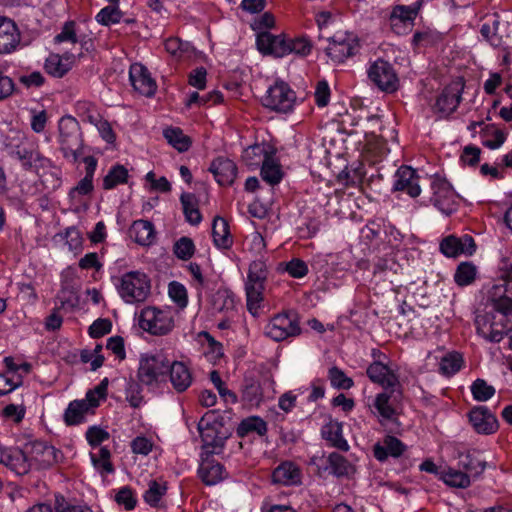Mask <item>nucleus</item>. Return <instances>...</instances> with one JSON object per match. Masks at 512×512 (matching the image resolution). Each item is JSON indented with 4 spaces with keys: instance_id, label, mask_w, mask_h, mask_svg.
I'll return each mask as SVG.
<instances>
[{
    "instance_id": "1",
    "label": "nucleus",
    "mask_w": 512,
    "mask_h": 512,
    "mask_svg": "<svg viewBox=\"0 0 512 512\" xmlns=\"http://www.w3.org/2000/svg\"><path fill=\"white\" fill-rule=\"evenodd\" d=\"M478 335L489 342H500L512 330V275L499 279L488 292V304L475 318Z\"/></svg>"
},
{
    "instance_id": "32",
    "label": "nucleus",
    "mask_w": 512,
    "mask_h": 512,
    "mask_svg": "<svg viewBox=\"0 0 512 512\" xmlns=\"http://www.w3.org/2000/svg\"><path fill=\"white\" fill-rule=\"evenodd\" d=\"M272 479L276 484L285 486L297 485L301 482V472L296 464L285 461L274 469Z\"/></svg>"
},
{
    "instance_id": "3",
    "label": "nucleus",
    "mask_w": 512,
    "mask_h": 512,
    "mask_svg": "<svg viewBox=\"0 0 512 512\" xmlns=\"http://www.w3.org/2000/svg\"><path fill=\"white\" fill-rule=\"evenodd\" d=\"M112 283L126 304L144 302L150 294L151 283L148 275L140 270L125 272L112 277Z\"/></svg>"
},
{
    "instance_id": "34",
    "label": "nucleus",
    "mask_w": 512,
    "mask_h": 512,
    "mask_svg": "<svg viewBox=\"0 0 512 512\" xmlns=\"http://www.w3.org/2000/svg\"><path fill=\"white\" fill-rule=\"evenodd\" d=\"M403 443L393 436H386L381 442L374 445V456L377 460L383 462L388 457H399L404 452Z\"/></svg>"
},
{
    "instance_id": "63",
    "label": "nucleus",
    "mask_w": 512,
    "mask_h": 512,
    "mask_svg": "<svg viewBox=\"0 0 512 512\" xmlns=\"http://www.w3.org/2000/svg\"><path fill=\"white\" fill-rule=\"evenodd\" d=\"M328 462L332 472L337 476L346 475L349 471L348 461L338 453H331L328 457Z\"/></svg>"
},
{
    "instance_id": "23",
    "label": "nucleus",
    "mask_w": 512,
    "mask_h": 512,
    "mask_svg": "<svg viewBox=\"0 0 512 512\" xmlns=\"http://www.w3.org/2000/svg\"><path fill=\"white\" fill-rule=\"evenodd\" d=\"M288 40L289 38L282 34L263 32L257 35L256 43L261 52L281 58L290 54Z\"/></svg>"
},
{
    "instance_id": "6",
    "label": "nucleus",
    "mask_w": 512,
    "mask_h": 512,
    "mask_svg": "<svg viewBox=\"0 0 512 512\" xmlns=\"http://www.w3.org/2000/svg\"><path fill=\"white\" fill-rule=\"evenodd\" d=\"M107 392V380L104 379L93 390L86 393V397L80 400L71 401L66 408V424L78 425L94 414L95 408L100 401L105 399Z\"/></svg>"
},
{
    "instance_id": "59",
    "label": "nucleus",
    "mask_w": 512,
    "mask_h": 512,
    "mask_svg": "<svg viewBox=\"0 0 512 512\" xmlns=\"http://www.w3.org/2000/svg\"><path fill=\"white\" fill-rule=\"evenodd\" d=\"M245 245L247 250L254 255H261L266 249L264 237L257 231L252 232L246 237Z\"/></svg>"
},
{
    "instance_id": "10",
    "label": "nucleus",
    "mask_w": 512,
    "mask_h": 512,
    "mask_svg": "<svg viewBox=\"0 0 512 512\" xmlns=\"http://www.w3.org/2000/svg\"><path fill=\"white\" fill-rule=\"evenodd\" d=\"M432 196L430 201L442 214L450 215L457 211L459 200L456 192L449 182L435 177L431 182Z\"/></svg>"
},
{
    "instance_id": "46",
    "label": "nucleus",
    "mask_w": 512,
    "mask_h": 512,
    "mask_svg": "<svg viewBox=\"0 0 512 512\" xmlns=\"http://www.w3.org/2000/svg\"><path fill=\"white\" fill-rule=\"evenodd\" d=\"M463 364V358L458 352H448L440 360L439 371L446 376L457 373Z\"/></svg>"
},
{
    "instance_id": "33",
    "label": "nucleus",
    "mask_w": 512,
    "mask_h": 512,
    "mask_svg": "<svg viewBox=\"0 0 512 512\" xmlns=\"http://www.w3.org/2000/svg\"><path fill=\"white\" fill-rule=\"evenodd\" d=\"M129 235L141 246H151L156 239L154 225L148 220H136L129 229Z\"/></svg>"
},
{
    "instance_id": "13",
    "label": "nucleus",
    "mask_w": 512,
    "mask_h": 512,
    "mask_svg": "<svg viewBox=\"0 0 512 512\" xmlns=\"http://www.w3.org/2000/svg\"><path fill=\"white\" fill-rule=\"evenodd\" d=\"M265 335L274 341H283L300 334L298 320L294 314L275 315L265 326Z\"/></svg>"
},
{
    "instance_id": "38",
    "label": "nucleus",
    "mask_w": 512,
    "mask_h": 512,
    "mask_svg": "<svg viewBox=\"0 0 512 512\" xmlns=\"http://www.w3.org/2000/svg\"><path fill=\"white\" fill-rule=\"evenodd\" d=\"M212 236L214 244L221 249H227L232 245V238L226 220L216 217L212 225Z\"/></svg>"
},
{
    "instance_id": "48",
    "label": "nucleus",
    "mask_w": 512,
    "mask_h": 512,
    "mask_svg": "<svg viewBox=\"0 0 512 512\" xmlns=\"http://www.w3.org/2000/svg\"><path fill=\"white\" fill-rule=\"evenodd\" d=\"M255 432L260 436H263L267 432L266 422L259 416H250L241 421L238 427V433L245 435L248 433Z\"/></svg>"
},
{
    "instance_id": "64",
    "label": "nucleus",
    "mask_w": 512,
    "mask_h": 512,
    "mask_svg": "<svg viewBox=\"0 0 512 512\" xmlns=\"http://www.w3.org/2000/svg\"><path fill=\"white\" fill-rule=\"evenodd\" d=\"M26 413L24 405L20 404H8L2 410V416L5 419L12 420L15 423H20Z\"/></svg>"
},
{
    "instance_id": "54",
    "label": "nucleus",
    "mask_w": 512,
    "mask_h": 512,
    "mask_svg": "<svg viewBox=\"0 0 512 512\" xmlns=\"http://www.w3.org/2000/svg\"><path fill=\"white\" fill-rule=\"evenodd\" d=\"M88 444L93 447H99L104 441H107L110 437L109 432L101 426L93 425L90 426L85 433Z\"/></svg>"
},
{
    "instance_id": "44",
    "label": "nucleus",
    "mask_w": 512,
    "mask_h": 512,
    "mask_svg": "<svg viewBox=\"0 0 512 512\" xmlns=\"http://www.w3.org/2000/svg\"><path fill=\"white\" fill-rule=\"evenodd\" d=\"M180 200L186 220L192 225L199 224L202 217L197 208L195 196L191 193H183Z\"/></svg>"
},
{
    "instance_id": "51",
    "label": "nucleus",
    "mask_w": 512,
    "mask_h": 512,
    "mask_svg": "<svg viewBox=\"0 0 512 512\" xmlns=\"http://www.w3.org/2000/svg\"><path fill=\"white\" fill-rule=\"evenodd\" d=\"M80 359L83 363H89L92 371L100 368L104 363L102 355V346L96 345L94 349H84L80 353Z\"/></svg>"
},
{
    "instance_id": "7",
    "label": "nucleus",
    "mask_w": 512,
    "mask_h": 512,
    "mask_svg": "<svg viewBox=\"0 0 512 512\" xmlns=\"http://www.w3.org/2000/svg\"><path fill=\"white\" fill-rule=\"evenodd\" d=\"M169 360L162 352H148L140 355L138 379L145 385H154L166 375Z\"/></svg>"
},
{
    "instance_id": "4",
    "label": "nucleus",
    "mask_w": 512,
    "mask_h": 512,
    "mask_svg": "<svg viewBox=\"0 0 512 512\" xmlns=\"http://www.w3.org/2000/svg\"><path fill=\"white\" fill-rule=\"evenodd\" d=\"M71 153L75 162H83L85 164V176L69 191L71 207L74 211L79 212L86 210L87 202L85 197L93 191V178L97 167V160L95 157L87 155L83 147L71 149Z\"/></svg>"
},
{
    "instance_id": "17",
    "label": "nucleus",
    "mask_w": 512,
    "mask_h": 512,
    "mask_svg": "<svg viewBox=\"0 0 512 512\" xmlns=\"http://www.w3.org/2000/svg\"><path fill=\"white\" fill-rule=\"evenodd\" d=\"M274 394L273 381L269 378L262 380H246L242 390V401L250 408L259 407L265 399Z\"/></svg>"
},
{
    "instance_id": "50",
    "label": "nucleus",
    "mask_w": 512,
    "mask_h": 512,
    "mask_svg": "<svg viewBox=\"0 0 512 512\" xmlns=\"http://www.w3.org/2000/svg\"><path fill=\"white\" fill-rule=\"evenodd\" d=\"M168 295L173 303L180 309L188 305V294L186 287L177 281H172L168 285Z\"/></svg>"
},
{
    "instance_id": "61",
    "label": "nucleus",
    "mask_w": 512,
    "mask_h": 512,
    "mask_svg": "<svg viewBox=\"0 0 512 512\" xmlns=\"http://www.w3.org/2000/svg\"><path fill=\"white\" fill-rule=\"evenodd\" d=\"M285 271L293 278H303L308 274V265L300 258H293L285 264Z\"/></svg>"
},
{
    "instance_id": "26",
    "label": "nucleus",
    "mask_w": 512,
    "mask_h": 512,
    "mask_svg": "<svg viewBox=\"0 0 512 512\" xmlns=\"http://www.w3.org/2000/svg\"><path fill=\"white\" fill-rule=\"evenodd\" d=\"M469 421L479 434H492L498 429V421L486 406H476L469 412Z\"/></svg>"
},
{
    "instance_id": "29",
    "label": "nucleus",
    "mask_w": 512,
    "mask_h": 512,
    "mask_svg": "<svg viewBox=\"0 0 512 512\" xmlns=\"http://www.w3.org/2000/svg\"><path fill=\"white\" fill-rule=\"evenodd\" d=\"M169 380L172 387L179 393L186 391L193 382L190 368L182 361H169Z\"/></svg>"
},
{
    "instance_id": "19",
    "label": "nucleus",
    "mask_w": 512,
    "mask_h": 512,
    "mask_svg": "<svg viewBox=\"0 0 512 512\" xmlns=\"http://www.w3.org/2000/svg\"><path fill=\"white\" fill-rule=\"evenodd\" d=\"M509 23L502 22L498 14L488 16L482 24L480 33L485 41L495 49H505L507 42L504 32L508 29Z\"/></svg>"
},
{
    "instance_id": "2",
    "label": "nucleus",
    "mask_w": 512,
    "mask_h": 512,
    "mask_svg": "<svg viewBox=\"0 0 512 512\" xmlns=\"http://www.w3.org/2000/svg\"><path fill=\"white\" fill-rule=\"evenodd\" d=\"M198 430L203 442L198 476L206 485H216L224 479L225 470L211 457L222 453L226 437L218 432L216 425H210L204 418L198 423Z\"/></svg>"
},
{
    "instance_id": "42",
    "label": "nucleus",
    "mask_w": 512,
    "mask_h": 512,
    "mask_svg": "<svg viewBox=\"0 0 512 512\" xmlns=\"http://www.w3.org/2000/svg\"><path fill=\"white\" fill-rule=\"evenodd\" d=\"M261 177L270 185L278 184L283 177L281 166L275 159L265 156L261 167Z\"/></svg>"
},
{
    "instance_id": "5",
    "label": "nucleus",
    "mask_w": 512,
    "mask_h": 512,
    "mask_svg": "<svg viewBox=\"0 0 512 512\" xmlns=\"http://www.w3.org/2000/svg\"><path fill=\"white\" fill-rule=\"evenodd\" d=\"M137 320L143 331L153 336H164L175 326V312L170 307L147 306L140 311Z\"/></svg>"
},
{
    "instance_id": "9",
    "label": "nucleus",
    "mask_w": 512,
    "mask_h": 512,
    "mask_svg": "<svg viewBox=\"0 0 512 512\" xmlns=\"http://www.w3.org/2000/svg\"><path fill=\"white\" fill-rule=\"evenodd\" d=\"M374 361L367 368L369 379L381 385L384 389L399 388V378L396 369L391 365L386 355L379 350H373Z\"/></svg>"
},
{
    "instance_id": "27",
    "label": "nucleus",
    "mask_w": 512,
    "mask_h": 512,
    "mask_svg": "<svg viewBox=\"0 0 512 512\" xmlns=\"http://www.w3.org/2000/svg\"><path fill=\"white\" fill-rule=\"evenodd\" d=\"M475 249V242L469 235L460 238L448 236L440 243V251L447 257H456L460 254L472 255Z\"/></svg>"
},
{
    "instance_id": "49",
    "label": "nucleus",
    "mask_w": 512,
    "mask_h": 512,
    "mask_svg": "<svg viewBox=\"0 0 512 512\" xmlns=\"http://www.w3.org/2000/svg\"><path fill=\"white\" fill-rule=\"evenodd\" d=\"M166 491L167 487L164 483L151 481L149 483L148 489L143 495L144 501L151 507H158Z\"/></svg>"
},
{
    "instance_id": "53",
    "label": "nucleus",
    "mask_w": 512,
    "mask_h": 512,
    "mask_svg": "<svg viewBox=\"0 0 512 512\" xmlns=\"http://www.w3.org/2000/svg\"><path fill=\"white\" fill-rule=\"evenodd\" d=\"M173 252L178 259L186 261L194 255L195 245L190 238L181 237L175 242Z\"/></svg>"
},
{
    "instance_id": "62",
    "label": "nucleus",
    "mask_w": 512,
    "mask_h": 512,
    "mask_svg": "<svg viewBox=\"0 0 512 512\" xmlns=\"http://www.w3.org/2000/svg\"><path fill=\"white\" fill-rule=\"evenodd\" d=\"M400 269V265L395 262L392 257L379 259L374 266L375 275L387 276L389 273L396 274Z\"/></svg>"
},
{
    "instance_id": "22",
    "label": "nucleus",
    "mask_w": 512,
    "mask_h": 512,
    "mask_svg": "<svg viewBox=\"0 0 512 512\" xmlns=\"http://www.w3.org/2000/svg\"><path fill=\"white\" fill-rule=\"evenodd\" d=\"M129 79L133 88L141 95L151 97L155 94L156 82L142 64L134 63L130 66Z\"/></svg>"
},
{
    "instance_id": "40",
    "label": "nucleus",
    "mask_w": 512,
    "mask_h": 512,
    "mask_svg": "<svg viewBox=\"0 0 512 512\" xmlns=\"http://www.w3.org/2000/svg\"><path fill=\"white\" fill-rule=\"evenodd\" d=\"M128 178L129 172L126 167L121 164L113 165L103 179V188L105 190L114 189L118 185L126 184Z\"/></svg>"
},
{
    "instance_id": "24",
    "label": "nucleus",
    "mask_w": 512,
    "mask_h": 512,
    "mask_svg": "<svg viewBox=\"0 0 512 512\" xmlns=\"http://www.w3.org/2000/svg\"><path fill=\"white\" fill-rule=\"evenodd\" d=\"M463 85L455 82L443 89L435 104L436 111L440 116H448L453 113L461 101Z\"/></svg>"
},
{
    "instance_id": "35",
    "label": "nucleus",
    "mask_w": 512,
    "mask_h": 512,
    "mask_svg": "<svg viewBox=\"0 0 512 512\" xmlns=\"http://www.w3.org/2000/svg\"><path fill=\"white\" fill-rule=\"evenodd\" d=\"M89 456L92 466L102 477L115 472L111 461V452L107 447H100L97 451H91Z\"/></svg>"
},
{
    "instance_id": "56",
    "label": "nucleus",
    "mask_w": 512,
    "mask_h": 512,
    "mask_svg": "<svg viewBox=\"0 0 512 512\" xmlns=\"http://www.w3.org/2000/svg\"><path fill=\"white\" fill-rule=\"evenodd\" d=\"M153 447L154 441L152 440V438H149L144 435H139L135 437L130 443L132 453L141 456L149 455Z\"/></svg>"
},
{
    "instance_id": "31",
    "label": "nucleus",
    "mask_w": 512,
    "mask_h": 512,
    "mask_svg": "<svg viewBox=\"0 0 512 512\" xmlns=\"http://www.w3.org/2000/svg\"><path fill=\"white\" fill-rule=\"evenodd\" d=\"M321 435L329 445L342 451L349 450V444L343 437V425L341 422L329 419V421L322 426Z\"/></svg>"
},
{
    "instance_id": "57",
    "label": "nucleus",
    "mask_w": 512,
    "mask_h": 512,
    "mask_svg": "<svg viewBox=\"0 0 512 512\" xmlns=\"http://www.w3.org/2000/svg\"><path fill=\"white\" fill-rule=\"evenodd\" d=\"M288 49L290 54L307 56L312 50V44L306 37L289 38Z\"/></svg>"
},
{
    "instance_id": "60",
    "label": "nucleus",
    "mask_w": 512,
    "mask_h": 512,
    "mask_svg": "<svg viewBox=\"0 0 512 512\" xmlns=\"http://www.w3.org/2000/svg\"><path fill=\"white\" fill-rule=\"evenodd\" d=\"M45 70L48 74L61 78L64 76V66L62 56L57 53H51L45 61Z\"/></svg>"
},
{
    "instance_id": "37",
    "label": "nucleus",
    "mask_w": 512,
    "mask_h": 512,
    "mask_svg": "<svg viewBox=\"0 0 512 512\" xmlns=\"http://www.w3.org/2000/svg\"><path fill=\"white\" fill-rule=\"evenodd\" d=\"M480 139L485 147H488L489 149H498L504 144L506 134L495 127V125L488 124L480 131Z\"/></svg>"
},
{
    "instance_id": "21",
    "label": "nucleus",
    "mask_w": 512,
    "mask_h": 512,
    "mask_svg": "<svg viewBox=\"0 0 512 512\" xmlns=\"http://www.w3.org/2000/svg\"><path fill=\"white\" fill-rule=\"evenodd\" d=\"M0 463L19 476L26 475L31 470L25 448L0 447Z\"/></svg>"
},
{
    "instance_id": "30",
    "label": "nucleus",
    "mask_w": 512,
    "mask_h": 512,
    "mask_svg": "<svg viewBox=\"0 0 512 512\" xmlns=\"http://www.w3.org/2000/svg\"><path fill=\"white\" fill-rule=\"evenodd\" d=\"M210 171L220 185H230L236 178L237 167L232 160L219 157L211 163Z\"/></svg>"
},
{
    "instance_id": "47",
    "label": "nucleus",
    "mask_w": 512,
    "mask_h": 512,
    "mask_svg": "<svg viewBox=\"0 0 512 512\" xmlns=\"http://www.w3.org/2000/svg\"><path fill=\"white\" fill-rule=\"evenodd\" d=\"M470 391L473 399L478 402H486L496 393L495 387L488 384L487 381L482 378H478L472 382Z\"/></svg>"
},
{
    "instance_id": "43",
    "label": "nucleus",
    "mask_w": 512,
    "mask_h": 512,
    "mask_svg": "<svg viewBox=\"0 0 512 512\" xmlns=\"http://www.w3.org/2000/svg\"><path fill=\"white\" fill-rule=\"evenodd\" d=\"M113 499L118 506L123 507L126 511H132L138 504L137 494L130 486H122L113 490Z\"/></svg>"
},
{
    "instance_id": "28",
    "label": "nucleus",
    "mask_w": 512,
    "mask_h": 512,
    "mask_svg": "<svg viewBox=\"0 0 512 512\" xmlns=\"http://www.w3.org/2000/svg\"><path fill=\"white\" fill-rule=\"evenodd\" d=\"M20 40L21 35L14 21L0 17V53H12L20 44Z\"/></svg>"
},
{
    "instance_id": "39",
    "label": "nucleus",
    "mask_w": 512,
    "mask_h": 512,
    "mask_svg": "<svg viewBox=\"0 0 512 512\" xmlns=\"http://www.w3.org/2000/svg\"><path fill=\"white\" fill-rule=\"evenodd\" d=\"M165 50L175 59L190 58L194 48L189 42H182L179 38H169L164 43Z\"/></svg>"
},
{
    "instance_id": "41",
    "label": "nucleus",
    "mask_w": 512,
    "mask_h": 512,
    "mask_svg": "<svg viewBox=\"0 0 512 512\" xmlns=\"http://www.w3.org/2000/svg\"><path fill=\"white\" fill-rule=\"evenodd\" d=\"M163 135L167 142L179 152H185L191 146L190 138L180 128L168 127L164 129Z\"/></svg>"
},
{
    "instance_id": "8",
    "label": "nucleus",
    "mask_w": 512,
    "mask_h": 512,
    "mask_svg": "<svg viewBox=\"0 0 512 512\" xmlns=\"http://www.w3.org/2000/svg\"><path fill=\"white\" fill-rule=\"evenodd\" d=\"M261 103L272 111L289 113L296 104V94L286 82L276 81L268 87L261 98Z\"/></svg>"
},
{
    "instance_id": "45",
    "label": "nucleus",
    "mask_w": 512,
    "mask_h": 512,
    "mask_svg": "<svg viewBox=\"0 0 512 512\" xmlns=\"http://www.w3.org/2000/svg\"><path fill=\"white\" fill-rule=\"evenodd\" d=\"M477 274L476 265L472 262H461L454 273V280L459 286H467L473 283Z\"/></svg>"
},
{
    "instance_id": "20",
    "label": "nucleus",
    "mask_w": 512,
    "mask_h": 512,
    "mask_svg": "<svg viewBox=\"0 0 512 512\" xmlns=\"http://www.w3.org/2000/svg\"><path fill=\"white\" fill-rule=\"evenodd\" d=\"M19 140V143L12 148L11 156L20 161L25 169L37 170L42 167L45 159L40 156L34 144L25 137H20Z\"/></svg>"
},
{
    "instance_id": "18",
    "label": "nucleus",
    "mask_w": 512,
    "mask_h": 512,
    "mask_svg": "<svg viewBox=\"0 0 512 512\" xmlns=\"http://www.w3.org/2000/svg\"><path fill=\"white\" fill-rule=\"evenodd\" d=\"M25 451L28 456L30 469H46L52 466L56 461V452L53 446L42 441H32L26 443Z\"/></svg>"
},
{
    "instance_id": "16",
    "label": "nucleus",
    "mask_w": 512,
    "mask_h": 512,
    "mask_svg": "<svg viewBox=\"0 0 512 512\" xmlns=\"http://www.w3.org/2000/svg\"><path fill=\"white\" fill-rule=\"evenodd\" d=\"M417 15L416 5H394L390 8L387 20L394 33L404 35L412 29Z\"/></svg>"
},
{
    "instance_id": "36",
    "label": "nucleus",
    "mask_w": 512,
    "mask_h": 512,
    "mask_svg": "<svg viewBox=\"0 0 512 512\" xmlns=\"http://www.w3.org/2000/svg\"><path fill=\"white\" fill-rule=\"evenodd\" d=\"M439 479L446 485L455 488H467L471 484L470 476L466 472L451 467L441 469Z\"/></svg>"
},
{
    "instance_id": "58",
    "label": "nucleus",
    "mask_w": 512,
    "mask_h": 512,
    "mask_svg": "<svg viewBox=\"0 0 512 512\" xmlns=\"http://www.w3.org/2000/svg\"><path fill=\"white\" fill-rule=\"evenodd\" d=\"M329 379L333 387L339 389H350L353 386V380L337 367L329 369Z\"/></svg>"
},
{
    "instance_id": "25",
    "label": "nucleus",
    "mask_w": 512,
    "mask_h": 512,
    "mask_svg": "<svg viewBox=\"0 0 512 512\" xmlns=\"http://www.w3.org/2000/svg\"><path fill=\"white\" fill-rule=\"evenodd\" d=\"M393 190L401 191L410 197H417L421 193L418 175L414 169L401 166L394 175Z\"/></svg>"
},
{
    "instance_id": "14",
    "label": "nucleus",
    "mask_w": 512,
    "mask_h": 512,
    "mask_svg": "<svg viewBox=\"0 0 512 512\" xmlns=\"http://www.w3.org/2000/svg\"><path fill=\"white\" fill-rule=\"evenodd\" d=\"M358 48V40L353 34L337 33L329 40L326 54L333 63L340 64L356 54Z\"/></svg>"
},
{
    "instance_id": "52",
    "label": "nucleus",
    "mask_w": 512,
    "mask_h": 512,
    "mask_svg": "<svg viewBox=\"0 0 512 512\" xmlns=\"http://www.w3.org/2000/svg\"><path fill=\"white\" fill-rule=\"evenodd\" d=\"M122 18V13L118 5H109L102 8L96 15V20L102 25L109 26L111 24L119 23Z\"/></svg>"
},
{
    "instance_id": "55",
    "label": "nucleus",
    "mask_w": 512,
    "mask_h": 512,
    "mask_svg": "<svg viewBox=\"0 0 512 512\" xmlns=\"http://www.w3.org/2000/svg\"><path fill=\"white\" fill-rule=\"evenodd\" d=\"M90 123L94 125L100 135V137L108 144H114L116 141V135L111 127V124L98 116L96 119L90 118Z\"/></svg>"
},
{
    "instance_id": "12",
    "label": "nucleus",
    "mask_w": 512,
    "mask_h": 512,
    "mask_svg": "<svg viewBox=\"0 0 512 512\" xmlns=\"http://www.w3.org/2000/svg\"><path fill=\"white\" fill-rule=\"evenodd\" d=\"M92 46L91 38L86 35L80 25L66 22V66L72 65ZM68 67H66V70Z\"/></svg>"
},
{
    "instance_id": "11",
    "label": "nucleus",
    "mask_w": 512,
    "mask_h": 512,
    "mask_svg": "<svg viewBox=\"0 0 512 512\" xmlns=\"http://www.w3.org/2000/svg\"><path fill=\"white\" fill-rule=\"evenodd\" d=\"M398 388L385 389L378 393L370 404L372 414L377 417L381 425L393 423L397 419Z\"/></svg>"
},
{
    "instance_id": "15",
    "label": "nucleus",
    "mask_w": 512,
    "mask_h": 512,
    "mask_svg": "<svg viewBox=\"0 0 512 512\" xmlns=\"http://www.w3.org/2000/svg\"><path fill=\"white\" fill-rule=\"evenodd\" d=\"M367 74L369 80L382 91L394 92L398 88L399 81L394 68L383 59L372 62L367 69Z\"/></svg>"
}]
</instances>
